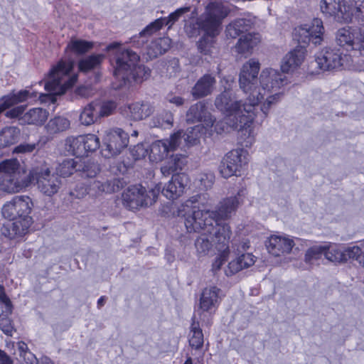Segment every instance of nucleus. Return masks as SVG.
<instances>
[{
	"mask_svg": "<svg viewBox=\"0 0 364 364\" xmlns=\"http://www.w3.org/2000/svg\"><path fill=\"white\" fill-rule=\"evenodd\" d=\"M227 15L228 11L221 1H212L207 5L204 14L200 16V23L208 33L218 35L222 20Z\"/></svg>",
	"mask_w": 364,
	"mask_h": 364,
	"instance_id": "nucleus-13",
	"label": "nucleus"
},
{
	"mask_svg": "<svg viewBox=\"0 0 364 364\" xmlns=\"http://www.w3.org/2000/svg\"><path fill=\"white\" fill-rule=\"evenodd\" d=\"M39 364H54L48 357H43L40 359Z\"/></svg>",
	"mask_w": 364,
	"mask_h": 364,
	"instance_id": "nucleus-64",
	"label": "nucleus"
},
{
	"mask_svg": "<svg viewBox=\"0 0 364 364\" xmlns=\"http://www.w3.org/2000/svg\"><path fill=\"white\" fill-rule=\"evenodd\" d=\"M187 164V157L184 154H173L161 166V172L163 176H168L176 171H181Z\"/></svg>",
	"mask_w": 364,
	"mask_h": 364,
	"instance_id": "nucleus-36",
	"label": "nucleus"
},
{
	"mask_svg": "<svg viewBox=\"0 0 364 364\" xmlns=\"http://www.w3.org/2000/svg\"><path fill=\"white\" fill-rule=\"evenodd\" d=\"M222 297L221 290L213 285L204 288L200 298V309L203 312L212 314L217 309Z\"/></svg>",
	"mask_w": 364,
	"mask_h": 364,
	"instance_id": "nucleus-22",
	"label": "nucleus"
},
{
	"mask_svg": "<svg viewBox=\"0 0 364 364\" xmlns=\"http://www.w3.org/2000/svg\"><path fill=\"white\" fill-rule=\"evenodd\" d=\"M20 358L22 359V362L24 364H39V361L36 358V355L31 351L26 352Z\"/></svg>",
	"mask_w": 364,
	"mask_h": 364,
	"instance_id": "nucleus-60",
	"label": "nucleus"
},
{
	"mask_svg": "<svg viewBox=\"0 0 364 364\" xmlns=\"http://www.w3.org/2000/svg\"><path fill=\"white\" fill-rule=\"evenodd\" d=\"M17 347L20 357H21L26 352H29L27 344L23 341L18 342Z\"/></svg>",
	"mask_w": 364,
	"mask_h": 364,
	"instance_id": "nucleus-63",
	"label": "nucleus"
},
{
	"mask_svg": "<svg viewBox=\"0 0 364 364\" xmlns=\"http://www.w3.org/2000/svg\"><path fill=\"white\" fill-rule=\"evenodd\" d=\"M190 6L181 7L170 14L167 18L156 19L140 32L139 36H134L132 38V43L136 47L143 46L145 42V38H146L147 36H151L152 33L160 30L164 25H168L171 27L183 14L190 11Z\"/></svg>",
	"mask_w": 364,
	"mask_h": 364,
	"instance_id": "nucleus-15",
	"label": "nucleus"
},
{
	"mask_svg": "<svg viewBox=\"0 0 364 364\" xmlns=\"http://www.w3.org/2000/svg\"><path fill=\"white\" fill-rule=\"evenodd\" d=\"M260 36L257 33L242 35L235 45L236 52L245 57L252 54L253 49L259 43Z\"/></svg>",
	"mask_w": 364,
	"mask_h": 364,
	"instance_id": "nucleus-32",
	"label": "nucleus"
},
{
	"mask_svg": "<svg viewBox=\"0 0 364 364\" xmlns=\"http://www.w3.org/2000/svg\"><path fill=\"white\" fill-rule=\"evenodd\" d=\"M0 304L4 306L6 314H11L13 309L12 303L6 293L4 287L1 284H0Z\"/></svg>",
	"mask_w": 364,
	"mask_h": 364,
	"instance_id": "nucleus-55",
	"label": "nucleus"
},
{
	"mask_svg": "<svg viewBox=\"0 0 364 364\" xmlns=\"http://www.w3.org/2000/svg\"><path fill=\"white\" fill-rule=\"evenodd\" d=\"M0 328L8 336H11L14 328L11 321L8 318H1L0 319Z\"/></svg>",
	"mask_w": 364,
	"mask_h": 364,
	"instance_id": "nucleus-58",
	"label": "nucleus"
},
{
	"mask_svg": "<svg viewBox=\"0 0 364 364\" xmlns=\"http://www.w3.org/2000/svg\"><path fill=\"white\" fill-rule=\"evenodd\" d=\"M344 248L341 245L333 244L326 245V250H325V257L331 262H344Z\"/></svg>",
	"mask_w": 364,
	"mask_h": 364,
	"instance_id": "nucleus-45",
	"label": "nucleus"
},
{
	"mask_svg": "<svg viewBox=\"0 0 364 364\" xmlns=\"http://www.w3.org/2000/svg\"><path fill=\"white\" fill-rule=\"evenodd\" d=\"M248 163V153L243 149H235L223 158L219 171L223 178L237 176Z\"/></svg>",
	"mask_w": 364,
	"mask_h": 364,
	"instance_id": "nucleus-14",
	"label": "nucleus"
},
{
	"mask_svg": "<svg viewBox=\"0 0 364 364\" xmlns=\"http://www.w3.org/2000/svg\"><path fill=\"white\" fill-rule=\"evenodd\" d=\"M81 159H66L58 164L56 172L62 177H68L74 172L81 170Z\"/></svg>",
	"mask_w": 364,
	"mask_h": 364,
	"instance_id": "nucleus-39",
	"label": "nucleus"
},
{
	"mask_svg": "<svg viewBox=\"0 0 364 364\" xmlns=\"http://www.w3.org/2000/svg\"><path fill=\"white\" fill-rule=\"evenodd\" d=\"M23 106L16 107L8 111L6 115L9 118H18L21 124L42 126L48 119V112L41 107H33L24 112Z\"/></svg>",
	"mask_w": 364,
	"mask_h": 364,
	"instance_id": "nucleus-18",
	"label": "nucleus"
},
{
	"mask_svg": "<svg viewBox=\"0 0 364 364\" xmlns=\"http://www.w3.org/2000/svg\"><path fill=\"white\" fill-rule=\"evenodd\" d=\"M31 183L30 174L22 178L21 174H3L0 178V189L8 193H18Z\"/></svg>",
	"mask_w": 364,
	"mask_h": 364,
	"instance_id": "nucleus-23",
	"label": "nucleus"
},
{
	"mask_svg": "<svg viewBox=\"0 0 364 364\" xmlns=\"http://www.w3.org/2000/svg\"><path fill=\"white\" fill-rule=\"evenodd\" d=\"M147 153L148 149L143 144H138L131 149V154L135 160L144 158Z\"/></svg>",
	"mask_w": 364,
	"mask_h": 364,
	"instance_id": "nucleus-56",
	"label": "nucleus"
},
{
	"mask_svg": "<svg viewBox=\"0 0 364 364\" xmlns=\"http://www.w3.org/2000/svg\"><path fill=\"white\" fill-rule=\"evenodd\" d=\"M171 43V41L168 37L155 39L148 46L147 55L150 58H153L164 54L170 48Z\"/></svg>",
	"mask_w": 364,
	"mask_h": 364,
	"instance_id": "nucleus-37",
	"label": "nucleus"
},
{
	"mask_svg": "<svg viewBox=\"0 0 364 364\" xmlns=\"http://www.w3.org/2000/svg\"><path fill=\"white\" fill-rule=\"evenodd\" d=\"M107 50L112 51V60L114 62V75L118 80L120 77H125L124 74L129 72L139 60V55L135 52L121 48L118 43L109 44Z\"/></svg>",
	"mask_w": 364,
	"mask_h": 364,
	"instance_id": "nucleus-11",
	"label": "nucleus"
},
{
	"mask_svg": "<svg viewBox=\"0 0 364 364\" xmlns=\"http://www.w3.org/2000/svg\"><path fill=\"white\" fill-rule=\"evenodd\" d=\"M81 171L83 177L92 178L97 176L100 172V166L97 164L90 161L88 159H81Z\"/></svg>",
	"mask_w": 364,
	"mask_h": 364,
	"instance_id": "nucleus-48",
	"label": "nucleus"
},
{
	"mask_svg": "<svg viewBox=\"0 0 364 364\" xmlns=\"http://www.w3.org/2000/svg\"><path fill=\"white\" fill-rule=\"evenodd\" d=\"M343 0H321L320 7L323 14L337 16L344 22L352 21V17L343 4Z\"/></svg>",
	"mask_w": 364,
	"mask_h": 364,
	"instance_id": "nucleus-27",
	"label": "nucleus"
},
{
	"mask_svg": "<svg viewBox=\"0 0 364 364\" xmlns=\"http://www.w3.org/2000/svg\"><path fill=\"white\" fill-rule=\"evenodd\" d=\"M255 262V257L251 253L239 252L237 257L230 261L225 273L227 276H232L243 269L248 268Z\"/></svg>",
	"mask_w": 364,
	"mask_h": 364,
	"instance_id": "nucleus-29",
	"label": "nucleus"
},
{
	"mask_svg": "<svg viewBox=\"0 0 364 364\" xmlns=\"http://www.w3.org/2000/svg\"><path fill=\"white\" fill-rule=\"evenodd\" d=\"M353 62L350 53L343 54L335 48H324L315 55V60L311 62L309 70L311 74H318L340 67L350 69L353 68Z\"/></svg>",
	"mask_w": 364,
	"mask_h": 364,
	"instance_id": "nucleus-5",
	"label": "nucleus"
},
{
	"mask_svg": "<svg viewBox=\"0 0 364 364\" xmlns=\"http://www.w3.org/2000/svg\"><path fill=\"white\" fill-rule=\"evenodd\" d=\"M73 60H61L51 68L44 82V88L48 93L39 96L41 102L49 100L55 103V96L64 94L75 85L77 75L73 71Z\"/></svg>",
	"mask_w": 364,
	"mask_h": 364,
	"instance_id": "nucleus-3",
	"label": "nucleus"
},
{
	"mask_svg": "<svg viewBox=\"0 0 364 364\" xmlns=\"http://www.w3.org/2000/svg\"><path fill=\"white\" fill-rule=\"evenodd\" d=\"M33 203L26 196H15L2 208V215L6 219L31 218L29 216Z\"/></svg>",
	"mask_w": 364,
	"mask_h": 364,
	"instance_id": "nucleus-20",
	"label": "nucleus"
},
{
	"mask_svg": "<svg viewBox=\"0 0 364 364\" xmlns=\"http://www.w3.org/2000/svg\"><path fill=\"white\" fill-rule=\"evenodd\" d=\"M31 183L36 181L38 189L43 195L52 196L60 189L61 181L54 174L50 173L46 164L33 167L30 171Z\"/></svg>",
	"mask_w": 364,
	"mask_h": 364,
	"instance_id": "nucleus-10",
	"label": "nucleus"
},
{
	"mask_svg": "<svg viewBox=\"0 0 364 364\" xmlns=\"http://www.w3.org/2000/svg\"><path fill=\"white\" fill-rule=\"evenodd\" d=\"M160 189L159 185L149 191L140 184L129 186L122 193L123 205L132 210L151 205L156 201Z\"/></svg>",
	"mask_w": 364,
	"mask_h": 364,
	"instance_id": "nucleus-6",
	"label": "nucleus"
},
{
	"mask_svg": "<svg viewBox=\"0 0 364 364\" xmlns=\"http://www.w3.org/2000/svg\"><path fill=\"white\" fill-rule=\"evenodd\" d=\"M199 180L205 188H208L213 183L214 176L212 173L201 174Z\"/></svg>",
	"mask_w": 364,
	"mask_h": 364,
	"instance_id": "nucleus-59",
	"label": "nucleus"
},
{
	"mask_svg": "<svg viewBox=\"0 0 364 364\" xmlns=\"http://www.w3.org/2000/svg\"><path fill=\"white\" fill-rule=\"evenodd\" d=\"M259 68V61L254 58L242 67L239 85L246 95L245 100L237 99L230 91L233 79L228 77L221 80L224 91L215 100L216 108L225 116L215 124L214 131L221 134L237 130L240 143L245 147H251L255 142L253 122L259 104L264 118L271 107L279 102L282 96L280 90L288 83L284 73L273 68L263 69L258 78Z\"/></svg>",
	"mask_w": 364,
	"mask_h": 364,
	"instance_id": "nucleus-1",
	"label": "nucleus"
},
{
	"mask_svg": "<svg viewBox=\"0 0 364 364\" xmlns=\"http://www.w3.org/2000/svg\"><path fill=\"white\" fill-rule=\"evenodd\" d=\"M167 100L170 103L174 104L176 106H181L184 102V100L181 97H180V96L168 95L167 97Z\"/></svg>",
	"mask_w": 364,
	"mask_h": 364,
	"instance_id": "nucleus-62",
	"label": "nucleus"
},
{
	"mask_svg": "<svg viewBox=\"0 0 364 364\" xmlns=\"http://www.w3.org/2000/svg\"><path fill=\"white\" fill-rule=\"evenodd\" d=\"M324 28L319 18H314L311 22L297 26L294 30V38L299 43L318 45L323 41Z\"/></svg>",
	"mask_w": 364,
	"mask_h": 364,
	"instance_id": "nucleus-16",
	"label": "nucleus"
},
{
	"mask_svg": "<svg viewBox=\"0 0 364 364\" xmlns=\"http://www.w3.org/2000/svg\"><path fill=\"white\" fill-rule=\"evenodd\" d=\"M184 28L187 35L191 38L198 36L200 31L204 33L211 35L207 32L206 29L203 28L202 24L200 23V17L198 18L195 23L190 22L189 23L186 24Z\"/></svg>",
	"mask_w": 364,
	"mask_h": 364,
	"instance_id": "nucleus-52",
	"label": "nucleus"
},
{
	"mask_svg": "<svg viewBox=\"0 0 364 364\" xmlns=\"http://www.w3.org/2000/svg\"><path fill=\"white\" fill-rule=\"evenodd\" d=\"M245 189L238 191L237 196L229 197L221 200L218 205L216 211H210L209 207L211 205V200L208 198V194L203 193L193 196L187 200L183 205V211L187 212L186 208H191V213H186L185 216V226L187 231H198L205 229V231L211 232L216 230L218 226L226 225L230 227L226 223H221L220 220H227L235 213L238 205L240 203V197L245 196Z\"/></svg>",
	"mask_w": 364,
	"mask_h": 364,
	"instance_id": "nucleus-2",
	"label": "nucleus"
},
{
	"mask_svg": "<svg viewBox=\"0 0 364 364\" xmlns=\"http://www.w3.org/2000/svg\"><path fill=\"white\" fill-rule=\"evenodd\" d=\"M100 144V139L96 134H86L68 136L65 139L64 148L68 154L78 159L97 150Z\"/></svg>",
	"mask_w": 364,
	"mask_h": 364,
	"instance_id": "nucleus-8",
	"label": "nucleus"
},
{
	"mask_svg": "<svg viewBox=\"0 0 364 364\" xmlns=\"http://www.w3.org/2000/svg\"><path fill=\"white\" fill-rule=\"evenodd\" d=\"M360 28L344 26L336 33V42L346 52L358 53L364 55V23Z\"/></svg>",
	"mask_w": 364,
	"mask_h": 364,
	"instance_id": "nucleus-7",
	"label": "nucleus"
},
{
	"mask_svg": "<svg viewBox=\"0 0 364 364\" xmlns=\"http://www.w3.org/2000/svg\"><path fill=\"white\" fill-rule=\"evenodd\" d=\"M97 102H92L82 108L79 120L82 125L90 126L99 119Z\"/></svg>",
	"mask_w": 364,
	"mask_h": 364,
	"instance_id": "nucleus-38",
	"label": "nucleus"
},
{
	"mask_svg": "<svg viewBox=\"0 0 364 364\" xmlns=\"http://www.w3.org/2000/svg\"><path fill=\"white\" fill-rule=\"evenodd\" d=\"M150 75L151 70L149 68L136 63L129 72L124 74L125 77H120L119 80L121 81V85L131 84L132 82L140 83L147 80Z\"/></svg>",
	"mask_w": 364,
	"mask_h": 364,
	"instance_id": "nucleus-33",
	"label": "nucleus"
},
{
	"mask_svg": "<svg viewBox=\"0 0 364 364\" xmlns=\"http://www.w3.org/2000/svg\"><path fill=\"white\" fill-rule=\"evenodd\" d=\"M70 121L63 117H55L46 124V129L50 134L63 132L70 127Z\"/></svg>",
	"mask_w": 364,
	"mask_h": 364,
	"instance_id": "nucleus-43",
	"label": "nucleus"
},
{
	"mask_svg": "<svg viewBox=\"0 0 364 364\" xmlns=\"http://www.w3.org/2000/svg\"><path fill=\"white\" fill-rule=\"evenodd\" d=\"M203 231L195 242V247L197 256L200 258L208 255L213 251V245L210 242L207 237V235H213L214 245H216V240L215 237V232L216 231V227L214 226V230H211V232L205 231V229L198 230L197 232Z\"/></svg>",
	"mask_w": 364,
	"mask_h": 364,
	"instance_id": "nucleus-34",
	"label": "nucleus"
},
{
	"mask_svg": "<svg viewBox=\"0 0 364 364\" xmlns=\"http://www.w3.org/2000/svg\"><path fill=\"white\" fill-rule=\"evenodd\" d=\"M93 47L92 42L80 40L72 39L67 46V50H71L77 54H83L88 52Z\"/></svg>",
	"mask_w": 364,
	"mask_h": 364,
	"instance_id": "nucleus-46",
	"label": "nucleus"
},
{
	"mask_svg": "<svg viewBox=\"0 0 364 364\" xmlns=\"http://www.w3.org/2000/svg\"><path fill=\"white\" fill-rule=\"evenodd\" d=\"M325 250H326V245H316L309 248L305 255V261L313 264L314 260L318 259L322 255H325Z\"/></svg>",
	"mask_w": 364,
	"mask_h": 364,
	"instance_id": "nucleus-51",
	"label": "nucleus"
},
{
	"mask_svg": "<svg viewBox=\"0 0 364 364\" xmlns=\"http://www.w3.org/2000/svg\"><path fill=\"white\" fill-rule=\"evenodd\" d=\"M129 139V134L121 128L114 127L105 130L102 137V156L105 158L117 156L127 148Z\"/></svg>",
	"mask_w": 364,
	"mask_h": 364,
	"instance_id": "nucleus-12",
	"label": "nucleus"
},
{
	"mask_svg": "<svg viewBox=\"0 0 364 364\" xmlns=\"http://www.w3.org/2000/svg\"><path fill=\"white\" fill-rule=\"evenodd\" d=\"M38 92L36 91L31 92L30 90H23L18 92H10L0 98V113L10 107L25 102L29 98L36 97Z\"/></svg>",
	"mask_w": 364,
	"mask_h": 364,
	"instance_id": "nucleus-31",
	"label": "nucleus"
},
{
	"mask_svg": "<svg viewBox=\"0 0 364 364\" xmlns=\"http://www.w3.org/2000/svg\"><path fill=\"white\" fill-rule=\"evenodd\" d=\"M216 79L211 74H205L200 77L192 87L191 95L194 99H199L210 95L215 90Z\"/></svg>",
	"mask_w": 364,
	"mask_h": 364,
	"instance_id": "nucleus-28",
	"label": "nucleus"
},
{
	"mask_svg": "<svg viewBox=\"0 0 364 364\" xmlns=\"http://www.w3.org/2000/svg\"><path fill=\"white\" fill-rule=\"evenodd\" d=\"M217 36L218 35H208L207 33H203V37L198 43V48L201 53L207 55L211 52V49L215 43L214 38Z\"/></svg>",
	"mask_w": 364,
	"mask_h": 364,
	"instance_id": "nucleus-50",
	"label": "nucleus"
},
{
	"mask_svg": "<svg viewBox=\"0 0 364 364\" xmlns=\"http://www.w3.org/2000/svg\"><path fill=\"white\" fill-rule=\"evenodd\" d=\"M294 245L292 237L284 234L271 235L266 244L268 252L274 257L289 253Z\"/></svg>",
	"mask_w": 364,
	"mask_h": 364,
	"instance_id": "nucleus-21",
	"label": "nucleus"
},
{
	"mask_svg": "<svg viewBox=\"0 0 364 364\" xmlns=\"http://www.w3.org/2000/svg\"><path fill=\"white\" fill-rule=\"evenodd\" d=\"M188 336L189 344L192 348L199 350L203 347L204 342L203 333L198 322L194 321L191 324Z\"/></svg>",
	"mask_w": 364,
	"mask_h": 364,
	"instance_id": "nucleus-42",
	"label": "nucleus"
},
{
	"mask_svg": "<svg viewBox=\"0 0 364 364\" xmlns=\"http://www.w3.org/2000/svg\"><path fill=\"white\" fill-rule=\"evenodd\" d=\"M9 220L10 221L4 225L1 229V232L4 236L10 239H14L24 235L32 224L31 218H24L23 219L15 218Z\"/></svg>",
	"mask_w": 364,
	"mask_h": 364,
	"instance_id": "nucleus-25",
	"label": "nucleus"
},
{
	"mask_svg": "<svg viewBox=\"0 0 364 364\" xmlns=\"http://www.w3.org/2000/svg\"><path fill=\"white\" fill-rule=\"evenodd\" d=\"M97 112L99 118L110 115L116 108V104L112 101L100 103L97 102Z\"/></svg>",
	"mask_w": 364,
	"mask_h": 364,
	"instance_id": "nucleus-54",
	"label": "nucleus"
},
{
	"mask_svg": "<svg viewBox=\"0 0 364 364\" xmlns=\"http://www.w3.org/2000/svg\"><path fill=\"white\" fill-rule=\"evenodd\" d=\"M348 13L358 22L364 23V0H348Z\"/></svg>",
	"mask_w": 364,
	"mask_h": 364,
	"instance_id": "nucleus-44",
	"label": "nucleus"
},
{
	"mask_svg": "<svg viewBox=\"0 0 364 364\" xmlns=\"http://www.w3.org/2000/svg\"><path fill=\"white\" fill-rule=\"evenodd\" d=\"M231 235L230 228L226 225H220L215 232V237L217 241L215 250L218 255L215 257L212 264V270L216 272L220 269L223 264L227 261L229 254V240Z\"/></svg>",
	"mask_w": 364,
	"mask_h": 364,
	"instance_id": "nucleus-19",
	"label": "nucleus"
},
{
	"mask_svg": "<svg viewBox=\"0 0 364 364\" xmlns=\"http://www.w3.org/2000/svg\"><path fill=\"white\" fill-rule=\"evenodd\" d=\"M0 364H14V360L0 349Z\"/></svg>",
	"mask_w": 364,
	"mask_h": 364,
	"instance_id": "nucleus-61",
	"label": "nucleus"
},
{
	"mask_svg": "<svg viewBox=\"0 0 364 364\" xmlns=\"http://www.w3.org/2000/svg\"><path fill=\"white\" fill-rule=\"evenodd\" d=\"M187 184L188 177L186 175H173L164 187L162 194L169 200H176L184 193Z\"/></svg>",
	"mask_w": 364,
	"mask_h": 364,
	"instance_id": "nucleus-26",
	"label": "nucleus"
},
{
	"mask_svg": "<svg viewBox=\"0 0 364 364\" xmlns=\"http://www.w3.org/2000/svg\"><path fill=\"white\" fill-rule=\"evenodd\" d=\"M186 120L188 122L191 123L196 122H203L202 124H198L201 127L199 139L206 132L210 134L215 123V118L208 112L207 105L204 101L198 102L190 107L186 113Z\"/></svg>",
	"mask_w": 364,
	"mask_h": 364,
	"instance_id": "nucleus-17",
	"label": "nucleus"
},
{
	"mask_svg": "<svg viewBox=\"0 0 364 364\" xmlns=\"http://www.w3.org/2000/svg\"><path fill=\"white\" fill-rule=\"evenodd\" d=\"M173 117L171 112L164 110L156 114L150 122V126L162 129H169L173 126Z\"/></svg>",
	"mask_w": 364,
	"mask_h": 364,
	"instance_id": "nucleus-41",
	"label": "nucleus"
},
{
	"mask_svg": "<svg viewBox=\"0 0 364 364\" xmlns=\"http://www.w3.org/2000/svg\"><path fill=\"white\" fill-rule=\"evenodd\" d=\"M154 107L149 102H134L124 107L123 112L133 120H142L152 114Z\"/></svg>",
	"mask_w": 364,
	"mask_h": 364,
	"instance_id": "nucleus-30",
	"label": "nucleus"
},
{
	"mask_svg": "<svg viewBox=\"0 0 364 364\" xmlns=\"http://www.w3.org/2000/svg\"><path fill=\"white\" fill-rule=\"evenodd\" d=\"M37 144L23 143L15 147L14 152L17 154L31 153L36 148Z\"/></svg>",
	"mask_w": 364,
	"mask_h": 364,
	"instance_id": "nucleus-57",
	"label": "nucleus"
},
{
	"mask_svg": "<svg viewBox=\"0 0 364 364\" xmlns=\"http://www.w3.org/2000/svg\"><path fill=\"white\" fill-rule=\"evenodd\" d=\"M20 135L16 127H6L0 132V146L6 147L16 143Z\"/></svg>",
	"mask_w": 364,
	"mask_h": 364,
	"instance_id": "nucleus-40",
	"label": "nucleus"
},
{
	"mask_svg": "<svg viewBox=\"0 0 364 364\" xmlns=\"http://www.w3.org/2000/svg\"><path fill=\"white\" fill-rule=\"evenodd\" d=\"M345 261L348 259H355L359 264L362 260L363 255H364V241L360 245L349 246L343 249Z\"/></svg>",
	"mask_w": 364,
	"mask_h": 364,
	"instance_id": "nucleus-47",
	"label": "nucleus"
},
{
	"mask_svg": "<svg viewBox=\"0 0 364 364\" xmlns=\"http://www.w3.org/2000/svg\"><path fill=\"white\" fill-rule=\"evenodd\" d=\"M122 186V183L119 178L105 180L101 176H98L91 181L87 188L81 185L77 186L70 194L76 198H82L87 195L97 196L103 193L117 192Z\"/></svg>",
	"mask_w": 364,
	"mask_h": 364,
	"instance_id": "nucleus-9",
	"label": "nucleus"
},
{
	"mask_svg": "<svg viewBox=\"0 0 364 364\" xmlns=\"http://www.w3.org/2000/svg\"><path fill=\"white\" fill-rule=\"evenodd\" d=\"M306 49L302 46H296L288 52L282 61L281 70L282 73H293L300 68L306 58Z\"/></svg>",
	"mask_w": 364,
	"mask_h": 364,
	"instance_id": "nucleus-24",
	"label": "nucleus"
},
{
	"mask_svg": "<svg viewBox=\"0 0 364 364\" xmlns=\"http://www.w3.org/2000/svg\"><path fill=\"white\" fill-rule=\"evenodd\" d=\"M18 168L19 163L16 159L6 160L0 164V171L4 174H21Z\"/></svg>",
	"mask_w": 364,
	"mask_h": 364,
	"instance_id": "nucleus-53",
	"label": "nucleus"
},
{
	"mask_svg": "<svg viewBox=\"0 0 364 364\" xmlns=\"http://www.w3.org/2000/svg\"><path fill=\"white\" fill-rule=\"evenodd\" d=\"M200 129V126L189 127L186 132L179 130L173 133L169 139L154 141L149 146V160L158 163L163 161L170 151L196 144L199 141Z\"/></svg>",
	"mask_w": 364,
	"mask_h": 364,
	"instance_id": "nucleus-4",
	"label": "nucleus"
},
{
	"mask_svg": "<svg viewBox=\"0 0 364 364\" xmlns=\"http://www.w3.org/2000/svg\"><path fill=\"white\" fill-rule=\"evenodd\" d=\"M254 20L251 18H242L231 22L226 28L228 37L235 38L237 36L246 34L245 33L252 28Z\"/></svg>",
	"mask_w": 364,
	"mask_h": 364,
	"instance_id": "nucleus-35",
	"label": "nucleus"
},
{
	"mask_svg": "<svg viewBox=\"0 0 364 364\" xmlns=\"http://www.w3.org/2000/svg\"><path fill=\"white\" fill-rule=\"evenodd\" d=\"M103 55H92L88 58L80 60L78 67L80 70L87 72L97 67L102 60Z\"/></svg>",
	"mask_w": 364,
	"mask_h": 364,
	"instance_id": "nucleus-49",
	"label": "nucleus"
}]
</instances>
